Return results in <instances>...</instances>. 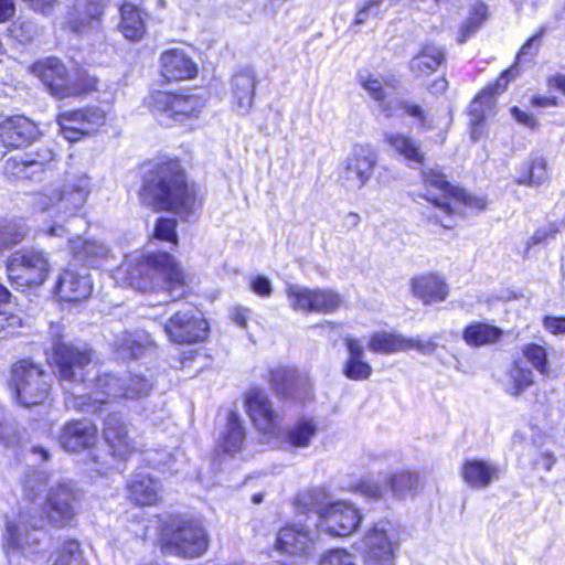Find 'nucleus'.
I'll return each instance as SVG.
<instances>
[{"mask_svg": "<svg viewBox=\"0 0 565 565\" xmlns=\"http://www.w3.org/2000/svg\"><path fill=\"white\" fill-rule=\"evenodd\" d=\"M52 360L67 393L66 407L78 412L97 413L117 398L143 403L153 388L152 380L143 375L134 374L128 380H122L116 374L104 373L96 377L94 391L84 393L88 387L86 370L93 360L92 350L84 343L73 344L54 340Z\"/></svg>", "mask_w": 565, "mask_h": 565, "instance_id": "1", "label": "nucleus"}, {"mask_svg": "<svg viewBox=\"0 0 565 565\" xmlns=\"http://www.w3.org/2000/svg\"><path fill=\"white\" fill-rule=\"evenodd\" d=\"M114 279L122 287L147 291H161L160 303L175 301L185 294L182 271L166 252L132 253L115 270Z\"/></svg>", "mask_w": 565, "mask_h": 565, "instance_id": "2", "label": "nucleus"}, {"mask_svg": "<svg viewBox=\"0 0 565 565\" xmlns=\"http://www.w3.org/2000/svg\"><path fill=\"white\" fill-rule=\"evenodd\" d=\"M141 202L153 210H168L181 217H190L195 209V192L186 182L178 160L156 163L142 177L139 192Z\"/></svg>", "mask_w": 565, "mask_h": 565, "instance_id": "3", "label": "nucleus"}, {"mask_svg": "<svg viewBox=\"0 0 565 565\" xmlns=\"http://www.w3.org/2000/svg\"><path fill=\"white\" fill-rule=\"evenodd\" d=\"M322 497L319 489L299 493L295 499L297 514L315 511L319 525L332 536H349L360 527L363 514L359 508L345 500L323 503Z\"/></svg>", "mask_w": 565, "mask_h": 565, "instance_id": "4", "label": "nucleus"}, {"mask_svg": "<svg viewBox=\"0 0 565 565\" xmlns=\"http://www.w3.org/2000/svg\"><path fill=\"white\" fill-rule=\"evenodd\" d=\"M92 190V178L87 173H68L60 186H49L35 194L33 205L38 211L65 221L82 212Z\"/></svg>", "mask_w": 565, "mask_h": 565, "instance_id": "5", "label": "nucleus"}, {"mask_svg": "<svg viewBox=\"0 0 565 565\" xmlns=\"http://www.w3.org/2000/svg\"><path fill=\"white\" fill-rule=\"evenodd\" d=\"M425 192L420 194L447 218L465 215L466 210L484 207V201L467 194L462 189L451 185L438 168H426L422 171Z\"/></svg>", "mask_w": 565, "mask_h": 565, "instance_id": "6", "label": "nucleus"}, {"mask_svg": "<svg viewBox=\"0 0 565 565\" xmlns=\"http://www.w3.org/2000/svg\"><path fill=\"white\" fill-rule=\"evenodd\" d=\"M31 73L36 76L49 93L60 99L76 97L97 89V78L86 73L72 75L66 65L57 57H45L39 60L30 67Z\"/></svg>", "mask_w": 565, "mask_h": 565, "instance_id": "7", "label": "nucleus"}, {"mask_svg": "<svg viewBox=\"0 0 565 565\" xmlns=\"http://www.w3.org/2000/svg\"><path fill=\"white\" fill-rule=\"evenodd\" d=\"M160 544L164 554L195 558L207 551L209 536L201 522L174 518L163 527Z\"/></svg>", "mask_w": 565, "mask_h": 565, "instance_id": "8", "label": "nucleus"}, {"mask_svg": "<svg viewBox=\"0 0 565 565\" xmlns=\"http://www.w3.org/2000/svg\"><path fill=\"white\" fill-rule=\"evenodd\" d=\"M207 99L201 94H174L154 92L148 105L156 120L164 127L200 117L206 107Z\"/></svg>", "mask_w": 565, "mask_h": 565, "instance_id": "9", "label": "nucleus"}, {"mask_svg": "<svg viewBox=\"0 0 565 565\" xmlns=\"http://www.w3.org/2000/svg\"><path fill=\"white\" fill-rule=\"evenodd\" d=\"M11 383L18 404L31 407L49 398L52 375L35 363L21 360L12 366Z\"/></svg>", "mask_w": 565, "mask_h": 565, "instance_id": "10", "label": "nucleus"}, {"mask_svg": "<svg viewBox=\"0 0 565 565\" xmlns=\"http://www.w3.org/2000/svg\"><path fill=\"white\" fill-rule=\"evenodd\" d=\"M50 269L47 255L35 248L19 249L7 260L8 278L17 288L42 285Z\"/></svg>", "mask_w": 565, "mask_h": 565, "instance_id": "11", "label": "nucleus"}, {"mask_svg": "<svg viewBox=\"0 0 565 565\" xmlns=\"http://www.w3.org/2000/svg\"><path fill=\"white\" fill-rule=\"evenodd\" d=\"M401 537L390 521H379L367 529L362 540V552L369 565H395Z\"/></svg>", "mask_w": 565, "mask_h": 565, "instance_id": "12", "label": "nucleus"}, {"mask_svg": "<svg viewBox=\"0 0 565 565\" xmlns=\"http://www.w3.org/2000/svg\"><path fill=\"white\" fill-rule=\"evenodd\" d=\"M289 307L299 313L329 315L337 311L342 305V297L330 288H310L299 284H289L286 287Z\"/></svg>", "mask_w": 565, "mask_h": 565, "instance_id": "13", "label": "nucleus"}, {"mask_svg": "<svg viewBox=\"0 0 565 565\" xmlns=\"http://www.w3.org/2000/svg\"><path fill=\"white\" fill-rule=\"evenodd\" d=\"M55 153L47 146H40L22 154L6 160L3 172L12 180L41 181L46 169L54 161Z\"/></svg>", "mask_w": 565, "mask_h": 565, "instance_id": "14", "label": "nucleus"}, {"mask_svg": "<svg viewBox=\"0 0 565 565\" xmlns=\"http://www.w3.org/2000/svg\"><path fill=\"white\" fill-rule=\"evenodd\" d=\"M105 122V111L96 106L65 111L57 117L60 131L70 142L97 131Z\"/></svg>", "mask_w": 565, "mask_h": 565, "instance_id": "15", "label": "nucleus"}, {"mask_svg": "<svg viewBox=\"0 0 565 565\" xmlns=\"http://www.w3.org/2000/svg\"><path fill=\"white\" fill-rule=\"evenodd\" d=\"M164 332L172 342L193 343L207 337L209 324L193 308L188 307L169 318L164 323Z\"/></svg>", "mask_w": 565, "mask_h": 565, "instance_id": "16", "label": "nucleus"}, {"mask_svg": "<svg viewBox=\"0 0 565 565\" xmlns=\"http://www.w3.org/2000/svg\"><path fill=\"white\" fill-rule=\"evenodd\" d=\"M42 524V520H38L28 529L26 521L23 515L18 522H8L4 534V550L11 556L19 554L29 559H35L39 555L40 539L38 527Z\"/></svg>", "mask_w": 565, "mask_h": 565, "instance_id": "17", "label": "nucleus"}, {"mask_svg": "<svg viewBox=\"0 0 565 565\" xmlns=\"http://www.w3.org/2000/svg\"><path fill=\"white\" fill-rule=\"evenodd\" d=\"M318 530L298 524L281 527L276 536L275 550L279 553L309 556L317 548Z\"/></svg>", "mask_w": 565, "mask_h": 565, "instance_id": "18", "label": "nucleus"}, {"mask_svg": "<svg viewBox=\"0 0 565 565\" xmlns=\"http://www.w3.org/2000/svg\"><path fill=\"white\" fill-rule=\"evenodd\" d=\"M377 163L375 149L370 145H355L344 162L343 180L352 189H362L371 179Z\"/></svg>", "mask_w": 565, "mask_h": 565, "instance_id": "19", "label": "nucleus"}, {"mask_svg": "<svg viewBox=\"0 0 565 565\" xmlns=\"http://www.w3.org/2000/svg\"><path fill=\"white\" fill-rule=\"evenodd\" d=\"M77 492L71 481H64L52 487L46 499V513L49 521L58 527L68 525L74 516V502Z\"/></svg>", "mask_w": 565, "mask_h": 565, "instance_id": "20", "label": "nucleus"}, {"mask_svg": "<svg viewBox=\"0 0 565 565\" xmlns=\"http://www.w3.org/2000/svg\"><path fill=\"white\" fill-rule=\"evenodd\" d=\"M247 413L255 427L264 435H273L279 427L280 416L276 413L263 390H250L245 397Z\"/></svg>", "mask_w": 565, "mask_h": 565, "instance_id": "21", "label": "nucleus"}, {"mask_svg": "<svg viewBox=\"0 0 565 565\" xmlns=\"http://www.w3.org/2000/svg\"><path fill=\"white\" fill-rule=\"evenodd\" d=\"M103 437L115 457L126 459L137 450L135 440L129 436L126 423L118 413L109 414L104 420Z\"/></svg>", "mask_w": 565, "mask_h": 565, "instance_id": "22", "label": "nucleus"}, {"mask_svg": "<svg viewBox=\"0 0 565 565\" xmlns=\"http://www.w3.org/2000/svg\"><path fill=\"white\" fill-rule=\"evenodd\" d=\"M108 341L117 356L122 360L138 359L154 348L150 334L143 330L135 332L118 330Z\"/></svg>", "mask_w": 565, "mask_h": 565, "instance_id": "23", "label": "nucleus"}, {"mask_svg": "<svg viewBox=\"0 0 565 565\" xmlns=\"http://www.w3.org/2000/svg\"><path fill=\"white\" fill-rule=\"evenodd\" d=\"M97 440V428L88 419L67 422L58 437L61 447L70 452L92 448Z\"/></svg>", "mask_w": 565, "mask_h": 565, "instance_id": "24", "label": "nucleus"}, {"mask_svg": "<svg viewBox=\"0 0 565 565\" xmlns=\"http://www.w3.org/2000/svg\"><path fill=\"white\" fill-rule=\"evenodd\" d=\"M40 135L38 126L22 115L8 117L0 126V142L8 148L23 147Z\"/></svg>", "mask_w": 565, "mask_h": 565, "instance_id": "25", "label": "nucleus"}, {"mask_svg": "<svg viewBox=\"0 0 565 565\" xmlns=\"http://www.w3.org/2000/svg\"><path fill=\"white\" fill-rule=\"evenodd\" d=\"M93 290L87 273L65 269L55 285V294L62 301L77 302L87 299Z\"/></svg>", "mask_w": 565, "mask_h": 565, "instance_id": "26", "label": "nucleus"}, {"mask_svg": "<svg viewBox=\"0 0 565 565\" xmlns=\"http://www.w3.org/2000/svg\"><path fill=\"white\" fill-rule=\"evenodd\" d=\"M160 67L167 81L190 79L198 73L196 64L180 49L164 51L160 56Z\"/></svg>", "mask_w": 565, "mask_h": 565, "instance_id": "27", "label": "nucleus"}, {"mask_svg": "<svg viewBox=\"0 0 565 565\" xmlns=\"http://www.w3.org/2000/svg\"><path fill=\"white\" fill-rule=\"evenodd\" d=\"M551 174L546 158L539 152L531 153L515 169L514 182L525 186H541L550 182Z\"/></svg>", "mask_w": 565, "mask_h": 565, "instance_id": "28", "label": "nucleus"}, {"mask_svg": "<svg viewBox=\"0 0 565 565\" xmlns=\"http://www.w3.org/2000/svg\"><path fill=\"white\" fill-rule=\"evenodd\" d=\"M78 18H70V29L78 35H87L99 39L102 34V17L104 4L100 0H89Z\"/></svg>", "mask_w": 565, "mask_h": 565, "instance_id": "29", "label": "nucleus"}, {"mask_svg": "<svg viewBox=\"0 0 565 565\" xmlns=\"http://www.w3.org/2000/svg\"><path fill=\"white\" fill-rule=\"evenodd\" d=\"M256 79L250 68L237 72L232 78V103L235 111L247 115L253 106Z\"/></svg>", "mask_w": 565, "mask_h": 565, "instance_id": "30", "label": "nucleus"}, {"mask_svg": "<svg viewBox=\"0 0 565 565\" xmlns=\"http://www.w3.org/2000/svg\"><path fill=\"white\" fill-rule=\"evenodd\" d=\"M461 473L469 487L483 489L500 479L501 469L491 461L471 459L463 463Z\"/></svg>", "mask_w": 565, "mask_h": 565, "instance_id": "31", "label": "nucleus"}, {"mask_svg": "<svg viewBox=\"0 0 565 565\" xmlns=\"http://www.w3.org/2000/svg\"><path fill=\"white\" fill-rule=\"evenodd\" d=\"M412 291L424 303L440 302L448 296V286L439 275L427 274L412 279Z\"/></svg>", "mask_w": 565, "mask_h": 565, "instance_id": "32", "label": "nucleus"}, {"mask_svg": "<svg viewBox=\"0 0 565 565\" xmlns=\"http://www.w3.org/2000/svg\"><path fill=\"white\" fill-rule=\"evenodd\" d=\"M348 358L343 365V374L349 380L364 381L372 374V366L363 360L364 347L359 339L345 338Z\"/></svg>", "mask_w": 565, "mask_h": 565, "instance_id": "33", "label": "nucleus"}, {"mask_svg": "<svg viewBox=\"0 0 565 565\" xmlns=\"http://www.w3.org/2000/svg\"><path fill=\"white\" fill-rule=\"evenodd\" d=\"M511 73L512 70L504 71L493 87H488L472 100L470 104V121L472 125H479L484 119L486 111L494 105V95L507 88Z\"/></svg>", "mask_w": 565, "mask_h": 565, "instance_id": "34", "label": "nucleus"}, {"mask_svg": "<svg viewBox=\"0 0 565 565\" xmlns=\"http://www.w3.org/2000/svg\"><path fill=\"white\" fill-rule=\"evenodd\" d=\"M160 484L152 477L138 473L128 483L129 498L138 505H153L159 500Z\"/></svg>", "mask_w": 565, "mask_h": 565, "instance_id": "35", "label": "nucleus"}, {"mask_svg": "<svg viewBox=\"0 0 565 565\" xmlns=\"http://www.w3.org/2000/svg\"><path fill=\"white\" fill-rule=\"evenodd\" d=\"M68 248L76 260L90 266L97 265L108 255V248L102 242L81 236L68 238Z\"/></svg>", "mask_w": 565, "mask_h": 565, "instance_id": "36", "label": "nucleus"}, {"mask_svg": "<svg viewBox=\"0 0 565 565\" xmlns=\"http://www.w3.org/2000/svg\"><path fill=\"white\" fill-rule=\"evenodd\" d=\"M445 58L444 51L435 45H424L420 52L411 60L409 68L417 77L433 74Z\"/></svg>", "mask_w": 565, "mask_h": 565, "instance_id": "37", "label": "nucleus"}, {"mask_svg": "<svg viewBox=\"0 0 565 565\" xmlns=\"http://www.w3.org/2000/svg\"><path fill=\"white\" fill-rule=\"evenodd\" d=\"M120 24L119 30L129 41H139L146 33V24L140 10L128 2L120 7Z\"/></svg>", "mask_w": 565, "mask_h": 565, "instance_id": "38", "label": "nucleus"}, {"mask_svg": "<svg viewBox=\"0 0 565 565\" xmlns=\"http://www.w3.org/2000/svg\"><path fill=\"white\" fill-rule=\"evenodd\" d=\"M385 141L387 145L405 160L416 163H424V152L420 150L419 142L411 136L401 132L385 134Z\"/></svg>", "mask_w": 565, "mask_h": 565, "instance_id": "39", "label": "nucleus"}, {"mask_svg": "<svg viewBox=\"0 0 565 565\" xmlns=\"http://www.w3.org/2000/svg\"><path fill=\"white\" fill-rule=\"evenodd\" d=\"M317 434V424L310 418H300L284 434V443L291 448H307Z\"/></svg>", "mask_w": 565, "mask_h": 565, "instance_id": "40", "label": "nucleus"}, {"mask_svg": "<svg viewBox=\"0 0 565 565\" xmlns=\"http://www.w3.org/2000/svg\"><path fill=\"white\" fill-rule=\"evenodd\" d=\"M407 343L406 337L401 333L380 331L371 334L369 349L374 353L392 354L407 351Z\"/></svg>", "mask_w": 565, "mask_h": 565, "instance_id": "41", "label": "nucleus"}, {"mask_svg": "<svg viewBox=\"0 0 565 565\" xmlns=\"http://www.w3.org/2000/svg\"><path fill=\"white\" fill-rule=\"evenodd\" d=\"M502 337V330L495 326L484 322H475L467 326L462 338L470 347H482L492 344Z\"/></svg>", "mask_w": 565, "mask_h": 565, "instance_id": "42", "label": "nucleus"}, {"mask_svg": "<svg viewBox=\"0 0 565 565\" xmlns=\"http://www.w3.org/2000/svg\"><path fill=\"white\" fill-rule=\"evenodd\" d=\"M245 438V430L238 415L231 412L227 422L218 441L220 448L224 452H236L242 448Z\"/></svg>", "mask_w": 565, "mask_h": 565, "instance_id": "43", "label": "nucleus"}, {"mask_svg": "<svg viewBox=\"0 0 565 565\" xmlns=\"http://www.w3.org/2000/svg\"><path fill=\"white\" fill-rule=\"evenodd\" d=\"M359 82L361 86L369 93V95L380 104L383 113L388 117L397 116L398 113L394 109L395 102H385L386 93L383 88L382 82L367 72L359 73Z\"/></svg>", "mask_w": 565, "mask_h": 565, "instance_id": "44", "label": "nucleus"}, {"mask_svg": "<svg viewBox=\"0 0 565 565\" xmlns=\"http://www.w3.org/2000/svg\"><path fill=\"white\" fill-rule=\"evenodd\" d=\"M533 384V372L522 365L521 361H514L509 370L507 392L519 396Z\"/></svg>", "mask_w": 565, "mask_h": 565, "instance_id": "45", "label": "nucleus"}, {"mask_svg": "<svg viewBox=\"0 0 565 565\" xmlns=\"http://www.w3.org/2000/svg\"><path fill=\"white\" fill-rule=\"evenodd\" d=\"M299 382L296 372L288 367H277L270 372V383L273 388L284 396L296 395L295 386Z\"/></svg>", "mask_w": 565, "mask_h": 565, "instance_id": "46", "label": "nucleus"}, {"mask_svg": "<svg viewBox=\"0 0 565 565\" xmlns=\"http://www.w3.org/2000/svg\"><path fill=\"white\" fill-rule=\"evenodd\" d=\"M488 18V7L482 2H476L471 6L469 17L459 31L458 41L460 43L475 33Z\"/></svg>", "mask_w": 565, "mask_h": 565, "instance_id": "47", "label": "nucleus"}, {"mask_svg": "<svg viewBox=\"0 0 565 565\" xmlns=\"http://www.w3.org/2000/svg\"><path fill=\"white\" fill-rule=\"evenodd\" d=\"M19 444L17 422L0 409V446L17 455Z\"/></svg>", "mask_w": 565, "mask_h": 565, "instance_id": "48", "label": "nucleus"}, {"mask_svg": "<svg viewBox=\"0 0 565 565\" xmlns=\"http://www.w3.org/2000/svg\"><path fill=\"white\" fill-rule=\"evenodd\" d=\"M388 483L392 493L397 498H402L416 489L418 475L411 471H401L394 473L390 478Z\"/></svg>", "mask_w": 565, "mask_h": 565, "instance_id": "49", "label": "nucleus"}, {"mask_svg": "<svg viewBox=\"0 0 565 565\" xmlns=\"http://www.w3.org/2000/svg\"><path fill=\"white\" fill-rule=\"evenodd\" d=\"M523 356L542 375H550L547 352L544 347L536 343L525 344L522 348Z\"/></svg>", "mask_w": 565, "mask_h": 565, "instance_id": "50", "label": "nucleus"}, {"mask_svg": "<svg viewBox=\"0 0 565 565\" xmlns=\"http://www.w3.org/2000/svg\"><path fill=\"white\" fill-rule=\"evenodd\" d=\"M47 483V475L39 469L30 468L23 480L25 495L34 501L44 490Z\"/></svg>", "mask_w": 565, "mask_h": 565, "instance_id": "51", "label": "nucleus"}, {"mask_svg": "<svg viewBox=\"0 0 565 565\" xmlns=\"http://www.w3.org/2000/svg\"><path fill=\"white\" fill-rule=\"evenodd\" d=\"M82 559L79 543L68 540L53 555V565H74Z\"/></svg>", "mask_w": 565, "mask_h": 565, "instance_id": "52", "label": "nucleus"}, {"mask_svg": "<svg viewBox=\"0 0 565 565\" xmlns=\"http://www.w3.org/2000/svg\"><path fill=\"white\" fill-rule=\"evenodd\" d=\"M384 0H363L356 7L352 25H361L383 14Z\"/></svg>", "mask_w": 565, "mask_h": 565, "instance_id": "53", "label": "nucleus"}, {"mask_svg": "<svg viewBox=\"0 0 565 565\" xmlns=\"http://www.w3.org/2000/svg\"><path fill=\"white\" fill-rule=\"evenodd\" d=\"M402 109L404 114L414 118L417 121V128L422 131L431 128V120L428 117L427 111L417 104L411 102H395L394 109Z\"/></svg>", "mask_w": 565, "mask_h": 565, "instance_id": "54", "label": "nucleus"}, {"mask_svg": "<svg viewBox=\"0 0 565 565\" xmlns=\"http://www.w3.org/2000/svg\"><path fill=\"white\" fill-rule=\"evenodd\" d=\"M26 234L24 224H13L0 228V248L20 243Z\"/></svg>", "mask_w": 565, "mask_h": 565, "instance_id": "55", "label": "nucleus"}, {"mask_svg": "<svg viewBox=\"0 0 565 565\" xmlns=\"http://www.w3.org/2000/svg\"><path fill=\"white\" fill-rule=\"evenodd\" d=\"M154 237L177 245V221L174 218L160 217L156 222Z\"/></svg>", "mask_w": 565, "mask_h": 565, "instance_id": "56", "label": "nucleus"}, {"mask_svg": "<svg viewBox=\"0 0 565 565\" xmlns=\"http://www.w3.org/2000/svg\"><path fill=\"white\" fill-rule=\"evenodd\" d=\"M145 460L148 461L154 468H164V471H178L177 468H173L172 461L174 460V455L167 451L166 449L160 450H149L145 454Z\"/></svg>", "mask_w": 565, "mask_h": 565, "instance_id": "57", "label": "nucleus"}, {"mask_svg": "<svg viewBox=\"0 0 565 565\" xmlns=\"http://www.w3.org/2000/svg\"><path fill=\"white\" fill-rule=\"evenodd\" d=\"M319 565H356V562L354 555L345 550L333 548L320 557Z\"/></svg>", "mask_w": 565, "mask_h": 565, "instance_id": "58", "label": "nucleus"}, {"mask_svg": "<svg viewBox=\"0 0 565 565\" xmlns=\"http://www.w3.org/2000/svg\"><path fill=\"white\" fill-rule=\"evenodd\" d=\"M354 492L360 493L361 495L371 499L379 500L382 499L384 493L386 492V488L379 484L376 481L371 479H365L359 481L354 488Z\"/></svg>", "mask_w": 565, "mask_h": 565, "instance_id": "59", "label": "nucleus"}, {"mask_svg": "<svg viewBox=\"0 0 565 565\" xmlns=\"http://www.w3.org/2000/svg\"><path fill=\"white\" fill-rule=\"evenodd\" d=\"M21 326L19 316L0 311V340L15 334Z\"/></svg>", "mask_w": 565, "mask_h": 565, "instance_id": "60", "label": "nucleus"}, {"mask_svg": "<svg viewBox=\"0 0 565 565\" xmlns=\"http://www.w3.org/2000/svg\"><path fill=\"white\" fill-rule=\"evenodd\" d=\"M546 32V28L542 26L539 32L529 38L526 42L521 46L516 58L518 61H523L526 57L532 58L539 51L540 42L544 33Z\"/></svg>", "mask_w": 565, "mask_h": 565, "instance_id": "61", "label": "nucleus"}, {"mask_svg": "<svg viewBox=\"0 0 565 565\" xmlns=\"http://www.w3.org/2000/svg\"><path fill=\"white\" fill-rule=\"evenodd\" d=\"M406 341L408 342L407 351L416 350L418 353L424 354V355L433 354L438 347V344L435 341V338H428V339L424 340L419 337H415V338L406 337Z\"/></svg>", "mask_w": 565, "mask_h": 565, "instance_id": "62", "label": "nucleus"}, {"mask_svg": "<svg viewBox=\"0 0 565 565\" xmlns=\"http://www.w3.org/2000/svg\"><path fill=\"white\" fill-rule=\"evenodd\" d=\"M249 285L250 289L260 297H269L273 292L270 280L263 275L253 277Z\"/></svg>", "mask_w": 565, "mask_h": 565, "instance_id": "63", "label": "nucleus"}, {"mask_svg": "<svg viewBox=\"0 0 565 565\" xmlns=\"http://www.w3.org/2000/svg\"><path fill=\"white\" fill-rule=\"evenodd\" d=\"M543 324L547 331L553 334L565 333V318L564 317H552L546 316L543 320Z\"/></svg>", "mask_w": 565, "mask_h": 565, "instance_id": "64", "label": "nucleus"}]
</instances>
